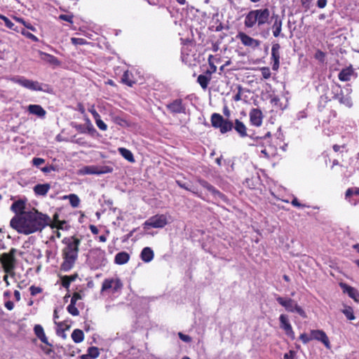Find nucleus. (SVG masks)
Wrapping results in <instances>:
<instances>
[{"mask_svg": "<svg viewBox=\"0 0 359 359\" xmlns=\"http://www.w3.org/2000/svg\"><path fill=\"white\" fill-rule=\"evenodd\" d=\"M50 220L47 215L34 210L13 217L10 222V225L18 233L28 235L41 231L48 224Z\"/></svg>", "mask_w": 359, "mask_h": 359, "instance_id": "nucleus-1", "label": "nucleus"}, {"mask_svg": "<svg viewBox=\"0 0 359 359\" xmlns=\"http://www.w3.org/2000/svg\"><path fill=\"white\" fill-rule=\"evenodd\" d=\"M62 243L64 245L61 252L63 261L60 269L67 272L74 266L78 259L81 239L75 236L65 237L62 240Z\"/></svg>", "mask_w": 359, "mask_h": 359, "instance_id": "nucleus-2", "label": "nucleus"}, {"mask_svg": "<svg viewBox=\"0 0 359 359\" xmlns=\"http://www.w3.org/2000/svg\"><path fill=\"white\" fill-rule=\"evenodd\" d=\"M276 299L280 305L285 308L286 311L297 313L303 318L306 317L305 311L295 300L290 297H282L280 296H277Z\"/></svg>", "mask_w": 359, "mask_h": 359, "instance_id": "nucleus-3", "label": "nucleus"}, {"mask_svg": "<svg viewBox=\"0 0 359 359\" xmlns=\"http://www.w3.org/2000/svg\"><path fill=\"white\" fill-rule=\"evenodd\" d=\"M16 252L17 250L15 248H11L8 252L1 254V257L0 262L2 264L4 271L12 276L14 275L13 270L15 268L16 259L15 255Z\"/></svg>", "mask_w": 359, "mask_h": 359, "instance_id": "nucleus-4", "label": "nucleus"}, {"mask_svg": "<svg viewBox=\"0 0 359 359\" xmlns=\"http://www.w3.org/2000/svg\"><path fill=\"white\" fill-rule=\"evenodd\" d=\"M11 81L20 86L34 91L48 92V86L38 81L27 79L23 76H17L11 79Z\"/></svg>", "mask_w": 359, "mask_h": 359, "instance_id": "nucleus-5", "label": "nucleus"}, {"mask_svg": "<svg viewBox=\"0 0 359 359\" xmlns=\"http://www.w3.org/2000/svg\"><path fill=\"white\" fill-rule=\"evenodd\" d=\"M211 124L215 128H219L222 133L231 131L233 128V123L224 119L222 115L214 113L211 116Z\"/></svg>", "mask_w": 359, "mask_h": 359, "instance_id": "nucleus-6", "label": "nucleus"}, {"mask_svg": "<svg viewBox=\"0 0 359 359\" xmlns=\"http://www.w3.org/2000/svg\"><path fill=\"white\" fill-rule=\"evenodd\" d=\"M168 224L167 217L165 215H156L146 220L143 224L144 229L149 228H163Z\"/></svg>", "mask_w": 359, "mask_h": 359, "instance_id": "nucleus-7", "label": "nucleus"}, {"mask_svg": "<svg viewBox=\"0 0 359 359\" xmlns=\"http://www.w3.org/2000/svg\"><path fill=\"white\" fill-rule=\"evenodd\" d=\"M113 171V168L108 165H87L79 170L80 175H102L110 173Z\"/></svg>", "mask_w": 359, "mask_h": 359, "instance_id": "nucleus-8", "label": "nucleus"}, {"mask_svg": "<svg viewBox=\"0 0 359 359\" xmlns=\"http://www.w3.org/2000/svg\"><path fill=\"white\" fill-rule=\"evenodd\" d=\"M123 284L118 278H107L104 280L102 285L101 292L111 290L113 292L121 290Z\"/></svg>", "mask_w": 359, "mask_h": 359, "instance_id": "nucleus-9", "label": "nucleus"}, {"mask_svg": "<svg viewBox=\"0 0 359 359\" xmlns=\"http://www.w3.org/2000/svg\"><path fill=\"white\" fill-rule=\"evenodd\" d=\"M344 89L346 93V95H344V91L342 90H340V93L335 95L334 96V98L337 99L340 104H344L346 107L350 108L353 105L351 97L349 95L352 90L348 85H347Z\"/></svg>", "mask_w": 359, "mask_h": 359, "instance_id": "nucleus-10", "label": "nucleus"}, {"mask_svg": "<svg viewBox=\"0 0 359 359\" xmlns=\"http://www.w3.org/2000/svg\"><path fill=\"white\" fill-rule=\"evenodd\" d=\"M236 37L241 40V43L245 46L250 47L252 49L258 48L261 44L260 41L253 39L243 32H239Z\"/></svg>", "mask_w": 359, "mask_h": 359, "instance_id": "nucleus-11", "label": "nucleus"}, {"mask_svg": "<svg viewBox=\"0 0 359 359\" xmlns=\"http://www.w3.org/2000/svg\"><path fill=\"white\" fill-rule=\"evenodd\" d=\"M280 327L283 329L285 334L292 340L295 339V334L290 325L288 318L285 314H281L279 317Z\"/></svg>", "mask_w": 359, "mask_h": 359, "instance_id": "nucleus-12", "label": "nucleus"}, {"mask_svg": "<svg viewBox=\"0 0 359 359\" xmlns=\"http://www.w3.org/2000/svg\"><path fill=\"white\" fill-rule=\"evenodd\" d=\"M311 336L313 339L322 342L327 348H330L329 339L325 332L320 330H313L311 331Z\"/></svg>", "mask_w": 359, "mask_h": 359, "instance_id": "nucleus-13", "label": "nucleus"}, {"mask_svg": "<svg viewBox=\"0 0 359 359\" xmlns=\"http://www.w3.org/2000/svg\"><path fill=\"white\" fill-rule=\"evenodd\" d=\"M249 116L252 125L259 127L262 124L263 114L260 109L257 108L251 109Z\"/></svg>", "mask_w": 359, "mask_h": 359, "instance_id": "nucleus-14", "label": "nucleus"}, {"mask_svg": "<svg viewBox=\"0 0 359 359\" xmlns=\"http://www.w3.org/2000/svg\"><path fill=\"white\" fill-rule=\"evenodd\" d=\"M257 24L259 27L266 24L270 17V11L268 8L255 10Z\"/></svg>", "mask_w": 359, "mask_h": 359, "instance_id": "nucleus-15", "label": "nucleus"}, {"mask_svg": "<svg viewBox=\"0 0 359 359\" xmlns=\"http://www.w3.org/2000/svg\"><path fill=\"white\" fill-rule=\"evenodd\" d=\"M280 48L278 43L273 44L271 48L272 69L274 71H277L280 66Z\"/></svg>", "mask_w": 359, "mask_h": 359, "instance_id": "nucleus-16", "label": "nucleus"}, {"mask_svg": "<svg viewBox=\"0 0 359 359\" xmlns=\"http://www.w3.org/2000/svg\"><path fill=\"white\" fill-rule=\"evenodd\" d=\"M198 183L205 189L208 190L215 198H220L222 201H225V196L222 194L219 191L216 189L213 186L204 180H198Z\"/></svg>", "mask_w": 359, "mask_h": 359, "instance_id": "nucleus-17", "label": "nucleus"}, {"mask_svg": "<svg viewBox=\"0 0 359 359\" xmlns=\"http://www.w3.org/2000/svg\"><path fill=\"white\" fill-rule=\"evenodd\" d=\"M271 18L273 20L272 25L273 35L275 37H278L281 35L283 20L278 14H273Z\"/></svg>", "mask_w": 359, "mask_h": 359, "instance_id": "nucleus-18", "label": "nucleus"}, {"mask_svg": "<svg viewBox=\"0 0 359 359\" xmlns=\"http://www.w3.org/2000/svg\"><path fill=\"white\" fill-rule=\"evenodd\" d=\"M167 107L172 113H185V107L183 105L182 101L180 99L175 100L173 102L168 104Z\"/></svg>", "mask_w": 359, "mask_h": 359, "instance_id": "nucleus-19", "label": "nucleus"}, {"mask_svg": "<svg viewBox=\"0 0 359 359\" xmlns=\"http://www.w3.org/2000/svg\"><path fill=\"white\" fill-rule=\"evenodd\" d=\"M34 332L35 335L39 338V339H40L41 342L49 346H52V344L48 342L44 330L41 325H35L34 327Z\"/></svg>", "mask_w": 359, "mask_h": 359, "instance_id": "nucleus-20", "label": "nucleus"}, {"mask_svg": "<svg viewBox=\"0 0 359 359\" xmlns=\"http://www.w3.org/2000/svg\"><path fill=\"white\" fill-rule=\"evenodd\" d=\"M27 110L30 114H34L39 118H44L46 114V110L39 104H29Z\"/></svg>", "mask_w": 359, "mask_h": 359, "instance_id": "nucleus-21", "label": "nucleus"}, {"mask_svg": "<svg viewBox=\"0 0 359 359\" xmlns=\"http://www.w3.org/2000/svg\"><path fill=\"white\" fill-rule=\"evenodd\" d=\"M233 128H234L241 137H245L248 136L247 128L240 120H235L234 124L233 123Z\"/></svg>", "mask_w": 359, "mask_h": 359, "instance_id": "nucleus-22", "label": "nucleus"}, {"mask_svg": "<svg viewBox=\"0 0 359 359\" xmlns=\"http://www.w3.org/2000/svg\"><path fill=\"white\" fill-rule=\"evenodd\" d=\"M257 24L255 10L250 11L245 16L244 25L247 28H252Z\"/></svg>", "mask_w": 359, "mask_h": 359, "instance_id": "nucleus-23", "label": "nucleus"}, {"mask_svg": "<svg viewBox=\"0 0 359 359\" xmlns=\"http://www.w3.org/2000/svg\"><path fill=\"white\" fill-rule=\"evenodd\" d=\"M100 355V351L97 347L90 346L87 350V353L80 356L81 359H96Z\"/></svg>", "mask_w": 359, "mask_h": 359, "instance_id": "nucleus-24", "label": "nucleus"}, {"mask_svg": "<svg viewBox=\"0 0 359 359\" xmlns=\"http://www.w3.org/2000/svg\"><path fill=\"white\" fill-rule=\"evenodd\" d=\"M154 257V253L152 249L149 247H145L142 249L141 254H140V258L141 259L146 262H150Z\"/></svg>", "mask_w": 359, "mask_h": 359, "instance_id": "nucleus-25", "label": "nucleus"}, {"mask_svg": "<svg viewBox=\"0 0 359 359\" xmlns=\"http://www.w3.org/2000/svg\"><path fill=\"white\" fill-rule=\"evenodd\" d=\"M50 189V185L48 183L38 184L34 186V191L37 196H46Z\"/></svg>", "mask_w": 359, "mask_h": 359, "instance_id": "nucleus-26", "label": "nucleus"}, {"mask_svg": "<svg viewBox=\"0 0 359 359\" xmlns=\"http://www.w3.org/2000/svg\"><path fill=\"white\" fill-rule=\"evenodd\" d=\"M341 286L344 289V292H346L351 298L359 302V292L356 289L346 284H342Z\"/></svg>", "mask_w": 359, "mask_h": 359, "instance_id": "nucleus-27", "label": "nucleus"}, {"mask_svg": "<svg viewBox=\"0 0 359 359\" xmlns=\"http://www.w3.org/2000/svg\"><path fill=\"white\" fill-rule=\"evenodd\" d=\"M130 259V255L126 252H121L116 255L114 262L117 264L122 265L126 264Z\"/></svg>", "mask_w": 359, "mask_h": 359, "instance_id": "nucleus-28", "label": "nucleus"}, {"mask_svg": "<svg viewBox=\"0 0 359 359\" xmlns=\"http://www.w3.org/2000/svg\"><path fill=\"white\" fill-rule=\"evenodd\" d=\"M353 73L351 67L343 69L339 74V79L341 81H348L351 80V77Z\"/></svg>", "mask_w": 359, "mask_h": 359, "instance_id": "nucleus-29", "label": "nucleus"}, {"mask_svg": "<svg viewBox=\"0 0 359 359\" xmlns=\"http://www.w3.org/2000/svg\"><path fill=\"white\" fill-rule=\"evenodd\" d=\"M119 154L127 161L130 163L135 162L133 153L128 149L120 147L118 149Z\"/></svg>", "mask_w": 359, "mask_h": 359, "instance_id": "nucleus-30", "label": "nucleus"}, {"mask_svg": "<svg viewBox=\"0 0 359 359\" xmlns=\"http://www.w3.org/2000/svg\"><path fill=\"white\" fill-rule=\"evenodd\" d=\"M72 339L76 344L81 343L84 339L83 332L79 329L74 330L72 333Z\"/></svg>", "mask_w": 359, "mask_h": 359, "instance_id": "nucleus-31", "label": "nucleus"}, {"mask_svg": "<svg viewBox=\"0 0 359 359\" xmlns=\"http://www.w3.org/2000/svg\"><path fill=\"white\" fill-rule=\"evenodd\" d=\"M25 208V204L23 201L19 200L15 202H14L11 205V210L13 211L15 213L21 212V214L23 212V210Z\"/></svg>", "mask_w": 359, "mask_h": 359, "instance_id": "nucleus-32", "label": "nucleus"}, {"mask_svg": "<svg viewBox=\"0 0 359 359\" xmlns=\"http://www.w3.org/2000/svg\"><path fill=\"white\" fill-rule=\"evenodd\" d=\"M64 198H68L69 201V203L73 208L79 207L80 203V199L77 195L72 194L68 196H64Z\"/></svg>", "mask_w": 359, "mask_h": 359, "instance_id": "nucleus-33", "label": "nucleus"}, {"mask_svg": "<svg viewBox=\"0 0 359 359\" xmlns=\"http://www.w3.org/2000/svg\"><path fill=\"white\" fill-rule=\"evenodd\" d=\"M210 81V77L207 76L203 74H200L198 76L197 81L201 86L203 89H206L208 87V85L209 83V81Z\"/></svg>", "mask_w": 359, "mask_h": 359, "instance_id": "nucleus-34", "label": "nucleus"}, {"mask_svg": "<svg viewBox=\"0 0 359 359\" xmlns=\"http://www.w3.org/2000/svg\"><path fill=\"white\" fill-rule=\"evenodd\" d=\"M43 59L50 64L54 65H58L60 64V62L58 61L57 58L55 56L48 54V53H43Z\"/></svg>", "mask_w": 359, "mask_h": 359, "instance_id": "nucleus-35", "label": "nucleus"}, {"mask_svg": "<svg viewBox=\"0 0 359 359\" xmlns=\"http://www.w3.org/2000/svg\"><path fill=\"white\" fill-rule=\"evenodd\" d=\"M352 196H359V188L358 187H353L349 188L346 191V198L348 199Z\"/></svg>", "mask_w": 359, "mask_h": 359, "instance_id": "nucleus-36", "label": "nucleus"}, {"mask_svg": "<svg viewBox=\"0 0 359 359\" xmlns=\"http://www.w3.org/2000/svg\"><path fill=\"white\" fill-rule=\"evenodd\" d=\"M343 313L347 318V319L352 320L355 319L353 310L351 306H346L343 311Z\"/></svg>", "mask_w": 359, "mask_h": 359, "instance_id": "nucleus-37", "label": "nucleus"}, {"mask_svg": "<svg viewBox=\"0 0 359 359\" xmlns=\"http://www.w3.org/2000/svg\"><path fill=\"white\" fill-rule=\"evenodd\" d=\"M68 312L74 316H77L79 315V311L78 309L76 307V304L70 303L67 308Z\"/></svg>", "mask_w": 359, "mask_h": 359, "instance_id": "nucleus-38", "label": "nucleus"}, {"mask_svg": "<svg viewBox=\"0 0 359 359\" xmlns=\"http://www.w3.org/2000/svg\"><path fill=\"white\" fill-rule=\"evenodd\" d=\"M75 280V277L74 276H65L62 278V286L65 287H69L70 283L74 281Z\"/></svg>", "mask_w": 359, "mask_h": 359, "instance_id": "nucleus-39", "label": "nucleus"}, {"mask_svg": "<svg viewBox=\"0 0 359 359\" xmlns=\"http://www.w3.org/2000/svg\"><path fill=\"white\" fill-rule=\"evenodd\" d=\"M122 82L129 86H132L133 84L134 83L133 81H132L131 80H130L129 79V73L128 72H125L123 76H122Z\"/></svg>", "mask_w": 359, "mask_h": 359, "instance_id": "nucleus-40", "label": "nucleus"}, {"mask_svg": "<svg viewBox=\"0 0 359 359\" xmlns=\"http://www.w3.org/2000/svg\"><path fill=\"white\" fill-rule=\"evenodd\" d=\"M260 71L262 73V76H263L264 79H268L271 77V74L269 67H262V68H260Z\"/></svg>", "mask_w": 359, "mask_h": 359, "instance_id": "nucleus-41", "label": "nucleus"}, {"mask_svg": "<svg viewBox=\"0 0 359 359\" xmlns=\"http://www.w3.org/2000/svg\"><path fill=\"white\" fill-rule=\"evenodd\" d=\"M0 19L4 20L5 25L8 28L13 30L15 29L14 23H13L7 17L2 15Z\"/></svg>", "mask_w": 359, "mask_h": 359, "instance_id": "nucleus-42", "label": "nucleus"}, {"mask_svg": "<svg viewBox=\"0 0 359 359\" xmlns=\"http://www.w3.org/2000/svg\"><path fill=\"white\" fill-rule=\"evenodd\" d=\"M97 126L102 131L107 130V124L100 118V117L95 120Z\"/></svg>", "mask_w": 359, "mask_h": 359, "instance_id": "nucleus-43", "label": "nucleus"}, {"mask_svg": "<svg viewBox=\"0 0 359 359\" xmlns=\"http://www.w3.org/2000/svg\"><path fill=\"white\" fill-rule=\"evenodd\" d=\"M21 33L22 35L25 36L27 38L32 40L33 41L36 42V41H38V40H39L38 38L35 35L26 31L25 29H22Z\"/></svg>", "mask_w": 359, "mask_h": 359, "instance_id": "nucleus-44", "label": "nucleus"}, {"mask_svg": "<svg viewBox=\"0 0 359 359\" xmlns=\"http://www.w3.org/2000/svg\"><path fill=\"white\" fill-rule=\"evenodd\" d=\"M71 41L74 45H83L86 43V41L82 38L72 37Z\"/></svg>", "mask_w": 359, "mask_h": 359, "instance_id": "nucleus-45", "label": "nucleus"}, {"mask_svg": "<svg viewBox=\"0 0 359 359\" xmlns=\"http://www.w3.org/2000/svg\"><path fill=\"white\" fill-rule=\"evenodd\" d=\"M86 130L88 133L91 135H94L96 133V130L93 127V124L91 123L89 119H87V126H86Z\"/></svg>", "mask_w": 359, "mask_h": 359, "instance_id": "nucleus-46", "label": "nucleus"}, {"mask_svg": "<svg viewBox=\"0 0 359 359\" xmlns=\"http://www.w3.org/2000/svg\"><path fill=\"white\" fill-rule=\"evenodd\" d=\"M29 290H30V293L32 296H35L37 294H39L42 292V289L41 287H36L34 285H32L29 287Z\"/></svg>", "mask_w": 359, "mask_h": 359, "instance_id": "nucleus-47", "label": "nucleus"}, {"mask_svg": "<svg viewBox=\"0 0 359 359\" xmlns=\"http://www.w3.org/2000/svg\"><path fill=\"white\" fill-rule=\"evenodd\" d=\"M299 339L304 344H307L312 340L311 336L309 337L306 333H302L299 336Z\"/></svg>", "mask_w": 359, "mask_h": 359, "instance_id": "nucleus-48", "label": "nucleus"}, {"mask_svg": "<svg viewBox=\"0 0 359 359\" xmlns=\"http://www.w3.org/2000/svg\"><path fill=\"white\" fill-rule=\"evenodd\" d=\"M72 15L62 14L59 16V19L72 23Z\"/></svg>", "mask_w": 359, "mask_h": 359, "instance_id": "nucleus-49", "label": "nucleus"}, {"mask_svg": "<svg viewBox=\"0 0 359 359\" xmlns=\"http://www.w3.org/2000/svg\"><path fill=\"white\" fill-rule=\"evenodd\" d=\"M177 184L180 187H182V188H183V189H186V190L191 191H192L194 194L197 195L198 196H200V194H199L198 192H196V191H192V190H191V189H190V188H189V187L186 185V184H184V183H182V182H180V181H177Z\"/></svg>", "mask_w": 359, "mask_h": 359, "instance_id": "nucleus-50", "label": "nucleus"}, {"mask_svg": "<svg viewBox=\"0 0 359 359\" xmlns=\"http://www.w3.org/2000/svg\"><path fill=\"white\" fill-rule=\"evenodd\" d=\"M44 162V159L41 158H34L32 160L33 165L37 167L43 164Z\"/></svg>", "mask_w": 359, "mask_h": 359, "instance_id": "nucleus-51", "label": "nucleus"}, {"mask_svg": "<svg viewBox=\"0 0 359 359\" xmlns=\"http://www.w3.org/2000/svg\"><path fill=\"white\" fill-rule=\"evenodd\" d=\"M81 299V295L77 292H75V293H74L73 296L72 297L70 303L76 304V302Z\"/></svg>", "mask_w": 359, "mask_h": 359, "instance_id": "nucleus-52", "label": "nucleus"}, {"mask_svg": "<svg viewBox=\"0 0 359 359\" xmlns=\"http://www.w3.org/2000/svg\"><path fill=\"white\" fill-rule=\"evenodd\" d=\"M179 337L181 340L185 342H190L191 341V338L189 335L184 334L181 332L178 333Z\"/></svg>", "mask_w": 359, "mask_h": 359, "instance_id": "nucleus-53", "label": "nucleus"}, {"mask_svg": "<svg viewBox=\"0 0 359 359\" xmlns=\"http://www.w3.org/2000/svg\"><path fill=\"white\" fill-rule=\"evenodd\" d=\"M89 112L93 115L95 121L100 117V114L95 109L94 107H92L88 109Z\"/></svg>", "mask_w": 359, "mask_h": 359, "instance_id": "nucleus-54", "label": "nucleus"}, {"mask_svg": "<svg viewBox=\"0 0 359 359\" xmlns=\"http://www.w3.org/2000/svg\"><path fill=\"white\" fill-rule=\"evenodd\" d=\"M295 355V352L293 351H290L288 353H285L284 359H294Z\"/></svg>", "mask_w": 359, "mask_h": 359, "instance_id": "nucleus-55", "label": "nucleus"}, {"mask_svg": "<svg viewBox=\"0 0 359 359\" xmlns=\"http://www.w3.org/2000/svg\"><path fill=\"white\" fill-rule=\"evenodd\" d=\"M291 203H292V205L293 206H295V207H297V208L305 207V205H303V204L300 203L296 198H293V200L292 201Z\"/></svg>", "mask_w": 359, "mask_h": 359, "instance_id": "nucleus-56", "label": "nucleus"}, {"mask_svg": "<svg viewBox=\"0 0 359 359\" xmlns=\"http://www.w3.org/2000/svg\"><path fill=\"white\" fill-rule=\"evenodd\" d=\"M327 5V0H318L317 6L320 8H323Z\"/></svg>", "mask_w": 359, "mask_h": 359, "instance_id": "nucleus-57", "label": "nucleus"}, {"mask_svg": "<svg viewBox=\"0 0 359 359\" xmlns=\"http://www.w3.org/2000/svg\"><path fill=\"white\" fill-rule=\"evenodd\" d=\"M5 307L9 310V311H11L14 308V304L13 302L11 301H7L6 303H5Z\"/></svg>", "mask_w": 359, "mask_h": 359, "instance_id": "nucleus-58", "label": "nucleus"}, {"mask_svg": "<svg viewBox=\"0 0 359 359\" xmlns=\"http://www.w3.org/2000/svg\"><path fill=\"white\" fill-rule=\"evenodd\" d=\"M89 229L93 234L97 235L99 233L97 227L95 225H90Z\"/></svg>", "mask_w": 359, "mask_h": 359, "instance_id": "nucleus-59", "label": "nucleus"}, {"mask_svg": "<svg viewBox=\"0 0 359 359\" xmlns=\"http://www.w3.org/2000/svg\"><path fill=\"white\" fill-rule=\"evenodd\" d=\"M55 169L53 165L46 166L41 169L43 172H50L54 171Z\"/></svg>", "mask_w": 359, "mask_h": 359, "instance_id": "nucleus-60", "label": "nucleus"}, {"mask_svg": "<svg viewBox=\"0 0 359 359\" xmlns=\"http://www.w3.org/2000/svg\"><path fill=\"white\" fill-rule=\"evenodd\" d=\"M41 348L43 351V353L48 355H50L53 352V350L50 348H47V347L41 346Z\"/></svg>", "mask_w": 359, "mask_h": 359, "instance_id": "nucleus-61", "label": "nucleus"}, {"mask_svg": "<svg viewBox=\"0 0 359 359\" xmlns=\"http://www.w3.org/2000/svg\"><path fill=\"white\" fill-rule=\"evenodd\" d=\"M76 128L78 131H79L81 133H84L86 132V130L84 128V126L82 125H79L76 126Z\"/></svg>", "mask_w": 359, "mask_h": 359, "instance_id": "nucleus-62", "label": "nucleus"}, {"mask_svg": "<svg viewBox=\"0 0 359 359\" xmlns=\"http://www.w3.org/2000/svg\"><path fill=\"white\" fill-rule=\"evenodd\" d=\"M14 297L16 299V301H20V293L18 290H15L14 291Z\"/></svg>", "mask_w": 359, "mask_h": 359, "instance_id": "nucleus-63", "label": "nucleus"}, {"mask_svg": "<svg viewBox=\"0 0 359 359\" xmlns=\"http://www.w3.org/2000/svg\"><path fill=\"white\" fill-rule=\"evenodd\" d=\"M25 27H26L27 29L33 31V32H35L36 31V29L34 27H33L30 23H28V22H26L25 25H24Z\"/></svg>", "mask_w": 359, "mask_h": 359, "instance_id": "nucleus-64", "label": "nucleus"}]
</instances>
